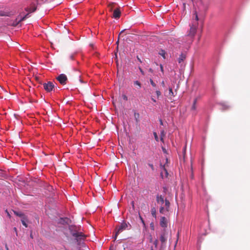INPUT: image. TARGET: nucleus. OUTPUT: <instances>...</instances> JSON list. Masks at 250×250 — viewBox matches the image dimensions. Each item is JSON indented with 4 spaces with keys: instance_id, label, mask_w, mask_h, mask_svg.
<instances>
[{
    "instance_id": "2eb2a0df",
    "label": "nucleus",
    "mask_w": 250,
    "mask_h": 250,
    "mask_svg": "<svg viewBox=\"0 0 250 250\" xmlns=\"http://www.w3.org/2000/svg\"><path fill=\"white\" fill-rule=\"evenodd\" d=\"M21 223L22 224V225L26 228L27 227V222L28 221V219H27V216H25V217H23V218H22L21 219Z\"/></svg>"
},
{
    "instance_id": "423d86ee",
    "label": "nucleus",
    "mask_w": 250,
    "mask_h": 250,
    "mask_svg": "<svg viewBox=\"0 0 250 250\" xmlns=\"http://www.w3.org/2000/svg\"><path fill=\"white\" fill-rule=\"evenodd\" d=\"M43 86L44 90L47 92L55 90V85L51 82H48L46 83H43Z\"/></svg>"
},
{
    "instance_id": "a19ab883",
    "label": "nucleus",
    "mask_w": 250,
    "mask_h": 250,
    "mask_svg": "<svg viewBox=\"0 0 250 250\" xmlns=\"http://www.w3.org/2000/svg\"><path fill=\"white\" fill-rule=\"evenodd\" d=\"M124 30H122V31L121 32V33H120V34L119 36H120V35L122 33H123V32H124Z\"/></svg>"
},
{
    "instance_id": "39448f33",
    "label": "nucleus",
    "mask_w": 250,
    "mask_h": 250,
    "mask_svg": "<svg viewBox=\"0 0 250 250\" xmlns=\"http://www.w3.org/2000/svg\"><path fill=\"white\" fill-rule=\"evenodd\" d=\"M169 216H162L160 218V225L164 229L166 228L169 222Z\"/></svg>"
},
{
    "instance_id": "412c9836",
    "label": "nucleus",
    "mask_w": 250,
    "mask_h": 250,
    "mask_svg": "<svg viewBox=\"0 0 250 250\" xmlns=\"http://www.w3.org/2000/svg\"><path fill=\"white\" fill-rule=\"evenodd\" d=\"M159 54L160 55H161V56H162L164 59L166 58V57H165L166 52L164 50H161V51H160V52H159Z\"/></svg>"
},
{
    "instance_id": "f8f14e48",
    "label": "nucleus",
    "mask_w": 250,
    "mask_h": 250,
    "mask_svg": "<svg viewBox=\"0 0 250 250\" xmlns=\"http://www.w3.org/2000/svg\"><path fill=\"white\" fill-rule=\"evenodd\" d=\"M165 94L169 99L171 100H172L173 97L175 96L172 88H169L168 92H166Z\"/></svg>"
},
{
    "instance_id": "473e14b6",
    "label": "nucleus",
    "mask_w": 250,
    "mask_h": 250,
    "mask_svg": "<svg viewBox=\"0 0 250 250\" xmlns=\"http://www.w3.org/2000/svg\"><path fill=\"white\" fill-rule=\"evenodd\" d=\"M195 19H196V21H198V18L197 14L196 13H195Z\"/></svg>"
},
{
    "instance_id": "aec40b11",
    "label": "nucleus",
    "mask_w": 250,
    "mask_h": 250,
    "mask_svg": "<svg viewBox=\"0 0 250 250\" xmlns=\"http://www.w3.org/2000/svg\"><path fill=\"white\" fill-rule=\"evenodd\" d=\"M151 214L152 215V216L153 217H154L155 218L156 217V209L155 208H153L152 209H151Z\"/></svg>"
},
{
    "instance_id": "f03ea898",
    "label": "nucleus",
    "mask_w": 250,
    "mask_h": 250,
    "mask_svg": "<svg viewBox=\"0 0 250 250\" xmlns=\"http://www.w3.org/2000/svg\"><path fill=\"white\" fill-rule=\"evenodd\" d=\"M168 158L166 157V158L165 159V162L164 163V164H163V163L161 161L160 162V169H161V173L160 175L162 179H164L165 178H167V176L168 175L167 170V167H168Z\"/></svg>"
},
{
    "instance_id": "4be33fe9",
    "label": "nucleus",
    "mask_w": 250,
    "mask_h": 250,
    "mask_svg": "<svg viewBox=\"0 0 250 250\" xmlns=\"http://www.w3.org/2000/svg\"><path fill=\"white\" fill-rule=\"evenodd\" d=\"M30 13H29L28 12V13L27 14H26L24 17H23L22 18H21L19 21V22H21V21H22L24 20H25L26 18H27L28 17V16H29V14Z\"/></svg>"
},
{
    "instance_id": "7c9ffc66",
    "label": "nucleus",
    "mask_w": 250,
    "mask_h": 250,
    "mask_svg": "<svg viewBox=\"0 0 250 250\" xmlns=\"http://www.w3.org/2000/svg\"><path fill=\"white\" fill-rule=\"evenodd\" d=\"M119 234H120V233H117V231H116V233H115V236H114V240H115L117 239V236H118Z\"/></svg>"
},
{
    "instance_id": "58836bf2",
    "label": "nucleus",
    "mask_w": 250,
    "mask_h": 250,
    "mask_svg": "<svg viewBox=\"0 0 250 250\" xmlns=\"http://www.w3.org/2000/svg\"><path fill=\"white\" fill-rule=\"evenodd\" d=\"M153 244L155 245V247H156V240L154 241Z\"/></svg>"
},
{
    "instance_id": "a878e982",
    "label": "nucleus",
    "mask_w": 250,
    "mask_h": 250,
    "mask_svg": "<svg viewBox=\"0 0 250 250\" xmlns=\"http://www.w3.org/2000/svg\"><path fill=\"white\" fill-rule=\"evenodd\" d=\"M150 227L151 228V229L154 230V229H155V227H154V223L153 222H151L150 224Z\"/></svg>"
},
{
    "instance_id": "ea45409f",
    "label": "nucleus",
    "mask_w": 250,
    "mask_h": 250,
    "mask_svg": "<svg viewBox=\"0 0 250 250\" xmlns=\"http://www.w3.org/2000/svg\"><path fill=\"white\" fill-rule=\"evenodd\" d=\"M119 42V40L118 39L116 43L117 44V45H118Z\"/></svg>"
},
{
    "instance_id": "dca6fc26",
    "label": "nucleus",
    "mask_w": 250,
    "mask_h": 250,
    "mask_svg": "<svg viewBox=\"0 0 250 250\" xmlns=\"http://www.w3.org/2000/svg\"><path fill=\"white\" fill-rule=\"evenodd\" d=\"M197 102V99L195 98L193 101L192 105L191 106V111H196V108H197V106H196Z\"/></svg>"
},
{
    "instance_id": "1a4fd4ad",
    "label": "nucleus",
    "mask_w": 250,
    "mask_h": 250,
    "mask_svg": "<svg viewBox=\"0 0 250 250\" xmlns=\"http://www.w3.org/2000/svg\"><path fill=\"white\" fill-rule=\"evenodd\" d=\"M197 30V25H192L190 26V28L189 29V31L188 32V36L189 37H190L191 38L193 37L196 33Z\"/></svg>"
},
{
    "instance_id": "7ed1b4c3",
    "label": "nucleus",
    "mask_w": 250,
    "mask_h": 250,
    "mask_svg": "<svg viewBox=\"0 0 250 250\" xmlns=\"http://www.w3.org/2000/svg\"><path fill=\"white\" fill-rule=\"evenodd\" d=\"M168 237V232L164 230V232L161 234L160 240L161 242V246L160 250H165L167 248V241Z\"/></svg>"
},
{
    "instance_id": "4c0bfd02",
    "label": "nucleus",
    "mask_w": 250,
    "mask_h": 250,
    "mask_svg": "<svg viewBox=\"0 0 250 250\" xmlns=\"http://www.w3.org/2000/svg\"><path fill=\"white\" fill-rule=\"evenodd\" d=\"M140 218H141V219L142 220V222L143 223V224L145 225V222H144V220H143L142 218L141 217H140Z\"/></svg>"
},
{
    "instance_id": "c9c22d12",
    "label": "nucleus",
    "mask_w": 250,
    "mask_h": 250,
    "mask_svg": "<svg viewBox=\"0 0 250 250\" xmlns=\"http://www.w3.org/2000/svg\"><path fill=\"white\" fill-rule=\"evenodd\" d=\"M161 95V92L157 90V97Z\"/></svg>"
},
{
    "instance_id": "9b49d317",
    "label": "nucleus",
    "mask_w": 250,
    "mask_h": 250,
    "mask_svg": "<svg viewBox=\"0 0 250 250\" xmlns=\"http://www.w3.org/2000/svg\"><path fill=\"white\" fill-rule=\"evenodd\" d=\"M37 9V6L35 4L32 3L30 5V7H26L25 8V10L28 12L29 13H31L35 12Z\"/></svg>"
},
{
    "instance_id": "5701e85b",
    "label": "nucleus",
    "mask_w": 250,
    "mask_h": 250,
    "mask_svg": "<svg viewBox=\"0 0 250 250\" xmlns=\"http://www.w3.org/2000/svg\"><path fill=\"white\" fill-rule=\"evenodd\" d=\"M134 85H137L138 86V88H140L141 87V83L138 81H135L134 83Z\"/></svg>"
},
{
    "instance_id": "c85d7f7f",
    "label": "nucleus",
    "mask_w": 250,
    "mask_h": 250,
    "mask_svg": "<svg viewBox=\"0 0 250 250\" xmlns=\"http://www.w3.org/2000/svg\"><path fill=\"white\" fill-rule=\"evenodd\" d=\"M162 148L163 152L165 154H167V151L166 149L164 146H162Z\"/></svg>"
},
{
    "instance_id": "e433bc0d",
    "label": "nucleus",
    "mask_w": 250,
    "mask_h": 250,
    "mask_svg": "<svg viewBox=\"0 0 250 250\" xmlns=\"http://www.w3.org/2000/svg\"><path fill=\"white\" fill-rule=\"evenodd\" d=\"M14 231L16 232V234L17 235V229L16 228H14Z\"/></svg>"
},
{
    "instance_id": "9d476101",
    "label": "nucleus",
    "mask_w": 250,
    "mask_h": 250,
    "mask_svg": "<svg viewBox=\"0 0 250 250\" xmlns=\"http://www.w3.org/2000/svg\"><path fill=\"white\" fill-rule=\"evenodd\" d=\"M166 201H169L167 199H164V198L162 196L157 197V204L160 205V207H165Z\"/></svg>"
},
{
    "instance_id": "72a5a7b5",
    "label": "nucleus",
    "mask_w": 250,
    "mask_h": 250,
    "mask_svg": "<svg viewBox=\"0 0 250 250\" xmlns=\"http://www.w3.org/2000/svg\"><path fill=\"white\" fill-rule=\"evenodd\" d=\"M160 68H161V70L162 72H163V66L162 64H160Z\"/></svg>"
},
{
    "instance_id": "a18cd8bd",
    "label": "nucleus",
    "mask_w": 250,
    "mask_h": 250,
    "mask_svg": "<svg viewBox=\"0 0 250 250\" xmlns=\"http://www.w3.org/2000/svg\"><path fill=\"white\" fill-rule=\"evenodd\" d=\"M6 250H9L8 247H7V246H6Z\"/></svg>"
},
{
    "instance_id": "49530a36",
    "label": "nucleus",
    "mask_w": 250,
    "mask_h": 250,
    "mask_svg": "<svg viewBox=\"0 0 250 250\" xmlns=\"http://www.w3.org/2000/svg\"><path fill=\"white\" fill-rule=\"evenodd\" d=\"M151 250H153L152 249H151Z\"/></svg>"
},
{
    "instance_id": "20e7f679",
    "label": "nucleus",
    "mask_w": 250,
    "mask_h": 250,
    "mask_svg": "<svg viewBox=\"0 0 250 250\" xmlns=\"http://www.w3.org/2000/svg\"><path fill=\"white\" fill-rule=\"evenodd\" d=\"M169 208L170 202L169 201H166L165 207H160L159 212L160 213L164 216H169Z\"/></svg>"
},
{
    "instance_id": "c756f323",
    "label": "nucleus",
    "mask_w": 250,
    "mask_h": 250,
    "mask_svg": "<svg viewBox=\"0 0 250 250\" xmlns=\"http://www.w3.org/2000/svg\"><path fill=\"white\" fill-rule=\"evenodd\" d=\"M160 124L162 125H166L167 124L166 122L164 124L162 120L161 119L160 120Z\"/></svg>"
},
{
    "instance_id": "cd10ccee",
    "label": "nucleus",
    "mask_w": 250,
    "mask_h": 250,
    "mask_svg": "<svg viewBox=\"0 0 250 250\" xmlns=\"http://www.w3.org/2000/svg\"><path fill=\"white\" fill-rule=\"evenodd\" d=\"M150 82L151 84V85L153 86H155V83L152 81V79H150Z\"/></svg>"
},
{
    "instance_id": "c03bdc74",
    "label": "nucleus",
    "mask_w": 250,
    "mask_h": 250,
    "mask_svg": "<svg viewBox=\"0 0 250 250\" xmlns=\"http://www.w3.org/2000/svg\"><path fill=\"white\" fill-rule=\"evenodd\" d=\"M137 59H138V60L140 62H141V60H140L138 57H137Z\"/></svg>"
},
{
    "instance_id": "393cba45",
    "label": "nucleus",
    "mask_w": 250,
    "mask_h": 250,
    "mask_svg": "<svg viewBox=\"0 0 250 250\" xmlns=\"http://www.w3.org/2000/svg\"><path fill=\"white\" fill-rule=\"evenodd\" d=\"M160 86H162L165 90V88H166V86H165V81H163L161 83H160Z\"/></svg>"
},
{
    "instance_id": "a211bd4d",
    "label": "nucleus",
    "mask_w": 250,
    "mask_h": 250,
    "mask_svg": "<svg viewBox=\"0 0 250 250\" xmlns=\"http://www.w3.org/2000/svg\"><path fill=\"white\" fill-rule=\"evenodd\" d=\"M165 136H166V132L164 130H162L161 131V136H160V140L162 142H164V138L165 137Z\"/></svg>"
},
{
    "instance_id": "4468645a",
    "label": "nucleus",
    "mask_w": 250,
    "mask_h": 250,
    "mask_svg": "<svg viewBox=\"0 0 250 250\" xmlns=\"http://www.w3.org/2000/svg\"><path fill=\"white\" fill-rule=\"evenodd\" d=\"M186 58V56L184 53H181L178 59V61L179 63H181L183 61L185 60Z\"/></svg>"
},
{
    "instance_id": "6ab92c4d",
    "label": "nucleus",
    "mask_w": 250,
    "mask_h": 250,
    "mask_svg": "<svg viewBox=\"0 0 250 250\" xmlns=\"http://www.w3.org/2000/svg\"><path fill=\"white\" fill-rule=\"evenodd\" d=\"M14 212L15 215H16L18 216H19L20 217H21V219L22 218H23V217L26 216V215L25 214H23L21 212H19L16 211H14Z\"/></svg>"
},
{
    "instance_id": "6e6552de",
    "label": "nucleus",
    "mask_w": 250,
    "mask_h": 250,
    "mask_svg": "<svg viewBox=\"0 0 250 250\" xmlns=\"http://www.w3.org/2000/svg\"><path fill=\"white\" fill-rule=\"evenodd\" d=\"M56 79L59 82V83L62 84L64 85L67 82V76L64 74H61L59 75L57 78Z\"/></svg>"
},
{
    "instance_id": "2f4dec72",
    "label": "nucleus",
    "mask_w": 250,
    "mask_h": 250,
    "mask_svg": "<svg viewBox=\"0 0 250 250\" xmlns=\"http://www.w3.org/2000/svg\"><path fill=\"white\" fill-rule=\"evenodd\" d=\"M153 135H154L155 139L156 140L157 134H156V132H153Z\"/></svg>"
},
{
    "instance_id": "0eeeda50",
    "label": "nucleus",
    "mask_w": 250,
    "mask_h": 250,
    "mask_svg": "<svg viewBox=\"0 0 250 250\" xmlns=\"http://www.w3.org/2000/svg\"><path fill=\"white\" fill-rule=\"evenodd\" d=\"M128 225L130 227H131V226L129 224H127L125 222H123L121 224V225L119 227V228H116L117 233H120L123 230H124L126 229H130V228H128Z\"/></svg>"
},
{
    "instance_id": "f704fd0d",
    "label": "nucleus",
    "mask_w": 250,
    "mask_h": 250,
    "mask_svg": "<svg viewBox=\"0 0 250 250\" xmlns=\"http://www.w3.org/2000/svg\"><path fill=\"white\" fill-rule=\"evenodd\" d=\"M5 212L7 213V215H8L9 217H10V215L9 213L8 212V211H7V210H6Z\"/></svg>"
},
{
    "instance_id": "37998d69",
    "label": "nucleus",
    "mask_w": 250,
    "mask_h": 250,
    "mask_svg": "<svg viewBox=\"0 0 250 250\" xmlns=\"http://www.w3.org/2000/svg\"><path fill=\"white\" fill-rule=\"evenodd\" d=\"M150 167H151L153 168V167L152 165H150Z\"/></svg>"
},
{
    "instance_id": "bb28decb",
    "label": "nucleus",
    "mask_w": 250,
    "mask_h": 250,
    "mask_svg": "<svg viewBox=\"0 0 250 250\" xmlns=\"http://www.w3.org/2000/svg\"><path fill=\"white\" fill-rule=\"evenodd\" d=\"M122 98L125 101L127 100V97L125 94L122 95Z\"/></svg>"
},
{
    "instance_id": "79ce46f5",
    "label": "nucleus",
    "mask_w": 250,
    "mask_h": 250,
    "mask_svg": "<svg viewBox=\"0 0 250 250\" xmlns=\"http://www.w3.org/2000/svg\"><path fill=\"white\" fill-rule=\"evenodd\" d=\"M152 100L154 102H156L155 100L153 98H152Z\"/></svg>"
},
{
    "instance_id": "ddd939ff",
    "label": "nucleus",
    "mask_w": 250,
    "mask_h": 250,
    "mask_svg": "<svg viewBox=\"0 0 250 250\" xmlns=\"http://www.w3.org/2000/svg\"><path fill=\"white\" fill-rule=\"evenodd\" d=\"M121 16V11L118 8H115L113 11L112 17L115 19H119Z\"/></svg>"
},
{
    "instance_id": "f257e3e1",
    "label": "nucleus",
    "mask_w": 250,
    "mask_h": 250,
    "mask_svg": "<svg viewBox=\"0 0 250 250\" xmlns=\"http://www.w3.org/2000/svg\"><path fill=\"white\" fill-rule=\"evenodd\" d=\"M73 229H74V227L70 226L69 227L71 235L74 237L77 245H81L83 244L86 238V235L82 232H78L76 230H74Z\"/></svg>"
},
{
    "instance_id": "b1692460",
    "label": "nucleus",
    "mask_w": 250,
    "mask_h": 250,
    "mask_svg": "<svg viewBox=\"0 0 250 250\" xmlns=\"http://www.w3.org/2000/svg\"><path fill=\"white\" fill-rule=\"evenodd\" d=\"M134 117L137 122H139L138 118L139 117V114L137 113H134Z\"/></svg>"
},
{
    "instance_id": "f3484780",
    "label": "nucleus",
    "mask_w": 250,
    "mask_h": 250,
    "mask_svg": "<svg viewBox=\"0 0 250 250\" xmlns=\"http://www.w3.org/2000/svg\"><path fill=\"white\" fill-rule=\"evenodd\" d=\"M115 5V3H110L108 5V9L109 12H112Z\"/></svg>"
}]
</instances>
